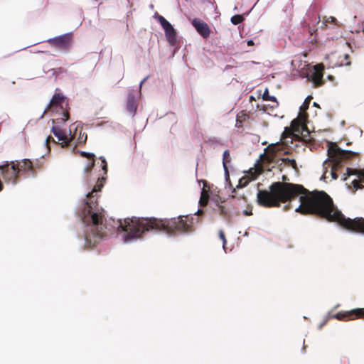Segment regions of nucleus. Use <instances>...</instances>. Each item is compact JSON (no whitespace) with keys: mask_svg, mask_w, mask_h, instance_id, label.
<instances>
[{"mask_svg":"<svg viewBox=\"0 0 364 364\" xmlns=\"http://www.w3.org/2000/svg\"><path fill=\"white\" fill-rule=\"evenodd\" d=\"M80 155L92 160L84 168V181L87 188L84 197L79 200L76 213L80 219L77 238L82 248H93L102 240L115 235L124 243H132L141 239L150 231H163L170 236H178L193 231L196 219L188 215H179L170 219L155 218H127L115 220L105 218L104 210L99 207V192L104 186L105 178L92 172L95 166V155L81 151Z\"/></svg>","mask_w":364,"mask_h":364,"instance_id":"obj_1","label":"nucleus"},{"mask_svg":"<svg viewBox=\"0 0 364 364\" xmlns=\"http://www.w3.org/2000/svg\"><path fill=\"white\" fill-rule=\"evenodd\" d=\"M299 198V205L295 212L313 214L328 221L336 222L342 228L354 232L364 234V218L350 219L338 210L331 198L324 191L309 192L301 185L294 184V198Z\"/></svg>","mask_w":364,"mask_h":364,"instance_id":"obj_2","label":"nucleus"},{"mask_svg":"<svg viewBox=\"0 0 364 364\" xmlns=\"http://www.w3.org/2000/svg\"><path fill=\"white\" fill-rule=\"evenodd\" d=\"M327 154L328 158L323 164V168H326V164L328 161L332 162L331 174L333 179H336L338 176L336 171L342 166L348 159L354 156L356 153L352 151L343 150L337 146L336 143L328 141Z\"/></svg>","mask_w":364,"mask_h":364,"instance_id":"obj_3","label":"nucleus"},{"mask_svg":"<svg viewBox=\"0 0 364 364\" xmlns=\"http://www.w3.org/2000/svg\"><path fill=\"white\" fill-rule=\"evenodd\" d=\"M224 169V175H225V188H228L232 191V193H234L233 197L237 198L238 207L243 208L245 205L247 207L250 206V204L248 203V197L245 196L244 193H240V190L244 188L247 186V180H245L244 178H241L238 180V183L236 186V188H233L230 178V174H229V167L227 166L225 168H223ZM243 214L247 216L250 215V210L247 208L246 209H244L242 210Z\"/></svg>","mask_w":364,"mask_h":364,"instance_id":"obj_4","label":"nucleus"},{"mask_svg":"<svg viewBox=\"0 0 364 364\" xmlns=\"http://www.w3.org/2000/svg\"><path fill=\"white\" fill-rule=\"evenodd\" d=\"M66 110H69L68 102L66 97L62 93H57L53 96L49 104L46 107L42 114L39 117L38 119L43 118L48 111H50L52 113H58Z\"/></svg>","mask_w":364,"mask_h":364,"instance_id":"obj_5","label":"nucleus"},{"mask_svg":"<svg viewBox=\"0 0 364 364\" xmlns=\"http://www.w3.org/2000/svg\"><path fill=\"white\" fill-rule=\"evenodd\" d=\"M149 76L145 77L139 83L137 89H130L128 92L127 100L126 102L127 111L134 117L136 112L138 104L137 99L141 96V90L142 85L147 80Z\"/></svg>","mask_w":364,"mask_h":364,"instance_id":"obj_6","label":"nucleus"},{"mask_svg":"<svg viewBox=\"0 0 364 364\" xmlns=\"http://www.w3.org/2000/svg\"><path fill=\"white\" fill-rule=\"evenodd\" d=\"M77 127H75V132L73 134L72 132L71 129H70L68 130V134H67V133H65L63 132V130L61 129V128L60 127L59 125H53V127L51 128V132L54 134V136L55 137H57V139L59 141H62L60 143V145L63 148L68 146V144L70 143V141H68V139H69V141H71L73 139H75V135L77 134Z\"/></svg>","mask_w":364,"mask_h":364,"instance_id":"obj_7","label":"nucleus"},{"mask_svg":"<svg viewBox=\"0 0 364 364\" xmlns=\"http://www.w3.org/2000/svg\"><path fill=\"white\" fill-rule=\"evenodd\" d=\"M355 176V178L351 181L353 188L355 191L361 189L364 187L362 183H364V170L353 169L350 168H346V173H344L343 181H346L348 177Z\"/></svg>","mask_w":364,"mask_h":364,"instance_id":"obj_8","label":"nucleus"},{"mask_svg":"<svg viewBox=\"0 0 364 364\" xmlns=\"http://www.w3.org/2000/svg\"><path fill=\"white\" fill-rule=\"evenodd\" d=\"M323 73V66L318 64L308 68L306 77L315 85H320L322 83Z\"/></svg>","mask_w":364,"mask_h":364,"instance_id":"obj_9","label":"nucleus"},{"mask_svg":"<svg viewBox=\"0 0 364 364\" xmlns=\"http://www.w3.org/2000/svg\"><path fill=\"white\" fill-rule=\"evenodd\" d=\"M72 38L73 33L69 32L58 36H55L54 38H51L48 39L47 41L48 43H52L57 48L66 49L70 47Z\"/></svg>","mask_w":364,"mask_h":364,"instance_id":"obj_10","label":"nucleus"},{"mask_svg":"<svg viewBox=\"0 0 364 364\" xmlns=\"http://www.w3.org/2000/svg\"><path fill=\"white\" fill-rule=\"evenodd\" d=\"M191 24L198 33L203 38H208L210 36V28L203 21L198 18H195L191 21Z\"/></svg>","mask_w":364,"mask_h":364,"instance_id":"obj_11","label":"nucleus"},{"mask_svg":"<svg viewBox=\"0 0 364 364\" xmlns=\"http://www.w3.org/2000/svg\"><path fill=\"white\" fill-rule=\"evenodd\" d=\"M305 23L308 26V30L311 36L316 33L318 30L316 25L320 23V17L316 13H309L307 14L306 18L305 19Z\"/></svg>","mask_w":364,"mask_h":364,"instance_id":"obj_12","label":"nucleus"},{"mask_svg":"<svg viewBox=\"0 0 364 364\" xmlns=\"http://www.w3.org/2000/svg\"><path fill=\"white\" fill-rule=\"evenodd\" d=\"M362 316H364V310L363 309H355L347 312H338L333 315L332 317L338 320H343L345 318L354 319Z\"/></svg>","mask_w":364,"mask_h":364,"instance_id":"obj_13","label":"nucleus"},{"mask_svg":"<svg viewBox=\"0 0 364 364\" xmlns=\"http://www.w3.org/2000/svg\"><path fill=\"white\" fill-rule=\"evenodd\" d=\"M162 28L164 30L167 41L169 43L171 46H176L178 42L177 33L173 26L169 22Z\"/></svg>","mask_w":364,"mask_h":364,"instance_id":"obj_14","label":"nucleus"},{"mask_svg":"<svg viewBox=\"0 0 364 364\" xmlns=\"http://www.w3.org/2000/svg\"><path fill=\"white\" fill-rule=\"evenodd\" d=\"M250 119V112L241 111L237 114L235 126L237 128H243V130L248 127Z\"/></svg>","mask_w":364,"mask_h":364,"instance_id":"obj_15","label":"nucleus"},{"mask_svg":"<svg viewBox=\"0 0 364 364\" xmlns=\"http://www.w3.org/2000/svg\"><path fill=\"white\" fill-rule=\"evenodd\" d=\"M213 210L215 213L219 214L221 217H223L225 220H226L229 223V220L230 218V211L229 208H228L225 205L215 203Z\"/></svg>","mask_w":364,"mask_h":364,"instance_id":"obj_16","label":"nucleus"},{"mask_svg":"<svg viewBox=\"0 0 364 364\" xmlns=\"http://www.w3.org/2000/svg\"><path fill=\"white\" fill-rule=\"evenodd\" d=\"M55 114H58L59 117L55 119H52L50 121L53 125H59L61 128V126L64 124L69 119V110L60 112L58 113H54Z\"/></svg>","mask_w":364,"mask_h":364,"instance_id":"obj_17","label":"nucleus"},{"mask_svg":"<svg viewBox=\"0 0 364 364\" xmlns=\"http://www.w3.org/2000/svg\"><path fill=\"white\" fill-rule=\"evenodd\" d=\"M257 97L260 95L262 97L264 101H270L272 104L268 105L271 108H275L278 106V102L274 96H270L267 88H265L264 91L262 94L261 90H257Z\"/></svg>","mask_w":364,"mask_h":364,"instance_id":"obj_18","label":"nucleus"},{"mask_svg":"<svg viewBox=\"0 0 364 364\" xmlns=\"http://www.w3.org/2000/svg\"><path fill=\"white\" fill-rule=\"evenodd\" d=\"M281 161L282 164L280 166L284 165V166H291L294 169L295 172L299 171V167L294 159L289 158H282L281 159Z\"/></svg>","mask_w":364,"mask_h":364,"instance_id":"obj_19","label":"nucleus"},{"mask_svg":"<svg viewBox=\"0 0 364 364\" xmlns=\"http://www.w3.org/2000/svg\"><path fill=\"white\" fill-rule=\"evenodd\" d=\"M231 156L228 149L224 151L223 154V166L225 168L227 166L230 167Z\"/></svg>","mask_w":364,"mask_h":364,"instance_id":"obj_20","label":"nucleus"},{"mask_svg":"<svg viewBox=\"0 0 364 364\" xmlns=\"http://www.w3.org/2000/svg\"><path fill=\"white\" fill-rule=\"evenodd\" d=\"M248 14L249 11L245 12L242 15H234L233 16L231 17V23L234 25H237L245 19L244 16H247Z\"/></svg>","mask_w":364,"mask_h":364,"instance_id":"obj_21","label":"nucleus"},{"mask_svg":"<svg viewBox=\"0 0 364 364\" xmlns=\"http://www.w3.org/2000/svg\"><path fill=\"white\" fill-rule=\"evenodd\" d=\"M262 170L259 166V161H257V163L254 164V167H252V181L255 180L257 176L261 173Z\"/></svg>","mask_w":364,"mask_h":364,"instance_id":"obj_22","label":"nucleus"},{"mask_svg":"<svg viewBox=\"0 0 364 364\" xmlns=\"http://www.w3.org/2000/svg\"><path fill=\"white\" fill-rule=\"evenodd\" d=\"M208 142L210 145L213 148H217L220 146H225V144L223 142L220 141V140H218L215 138L209 139Z\"/></svg>","mask_w":364,"mask_h":364,"instance_id":"obj_23","label":"nucleus"},{"mask_svg":"<svg viewBox=\"0 0 364 364\" xmlns=\"http://www.w3.org/2000/svg\"><path fill=\"white\" fill-rule=\"evenodd\" d=\"M154 17L159 21L161 24V27H164L165 25L169 23L164 16L159 15L157 12L155 13Z\"/></svg>","mask_w":364,"mask_h":364,"instance_id":"obj_24","label":"nucleus"},{"mask_svg":"<svg viewBox=\"0 0 364 364\" xmlns=\"http://www.w3.org/2000/svg\"><path fill=\"white\" fill-rule=\"evenodd\" d=\"M100 159L101 161V162H100L101 171H102L104 175H106L107 172V163L106 161V159L103 156H100Z\"/></svg>","mask_w":364,"mask_h":364,"instance_id":"obj_25","label":"nucleus"},{"mask_svg":"<svg viewBox=\"0 0 364 364\" xmlns=\"http://www.w3.org/2000/svg\"><path fill=\"white\" fill-rule=\"evenodd\" d=\"M219 237L223 241V248L225 252H228V250H227V247H226L227 240H226V238H225V233H224V232L222 230H220L219 231Z\"/></svg>","mask_w":364,"mask_h":364,"instance_id":"obj_26","label":"nucleus"},{"mask_svg":"<svg viewBox=\"0 0 364 364\" xmlns=\"http://www.w3.org/2000/svg\"><path fill=\"white\" fill-rule=\"evenodd\" d=\"M312 97L311 96H308L304 102H303L302 105L300 107V111L301 112H304L306 109H308L309 106V104H310V102H311V99Z\"/></svg>","mask_w":364,"mask_h":364,"instance_id":"obj_27","label":"nucleus"},{"mask_svg":"<svg viewBox=\"0 0 364 364\" xmlns=\"http://www.w3.org/2000/svg\"><path fill=\"white\" fill-rule=\"evenodd\" d=\"M349 55L348 54H345L344 55V59L342 60L341 62H340V64L339 65L342 66V65H350V61H346V62H344V60H347V59L348 58Z\"/></svg>","mask_w":364,"mask_h":364,"instance_id":"obj_28","label":"nucleus"},{"mask_svg":"<svg viewBox=\"0 0 364 364\" xmlns=\"http://www.w3.org/2000/svg\"><path fill=\"white\" fill-rule=\"evenodd\" d=\"M198 182L199 183V184L200 183V182H202L203 183V188L201 191V194L203 195L204 192L205 191L206 188H208V182L204 180H198Z\"/></svg>","mask_w":364,"mask_h":364,"instance_id":"obj_29","label":"nucleus"},{"mask_svg":"<svg viewBox=\"0 0 364 364\" xmlns=\"http://www.w3.org/2000/svg\"><path fill=\"white\" fill-rule=\"evenodd\" d=\"M50 142L55 143V141L51 136H48L45 140V145L48 146Z\"/></svg>","mask_w":364,"mask_h":364,"instance_id":"obj_30","label":"nucleus"},{"mask_svg":"<svg viewBox=\"0 0 364 364\" xmlns=\"http://www.w3.org/2000/svg\"><path fill=\"white\" fill-rule=\"evenodd\" d=\"M80 138H79L80 142V143H85L86 141V140H87V134H85V133L81 134V132H80Z\"/></svg>","mask_w":364,"mask_h":364,"instance_id":"obj_31","label":"nucleus"},{"mask_svg":"<svg viewBox=\"0 0 364 364\" xmlns=\"http://www.w3.org/2000/svg\"><path fill=\"white\" fill-rule=\"evenodd\" d=\"M259 136L257 134H252V143H259Z\"/></svg>","mask_w":364,"mask_h":364,"instance_id":"obj_32","label":"nucleus"},{"mask_svg":"<svg viewBox=\"0 0 364 364\" xmlns=\"http://www.w3.org/2000/svg\"><path fill=\"white\" fill-rule=\"evenodd\" d=\"M260 43H261L260 41L257 40L256 38H252V41H251L252 46L258 45Z\"/></svg>","mask_w":364,"mask_h":364,"instance_id":"obj_33","label":"nucleus"},{"mask_svg":"<svg viewBox=\"0 0 364 364\" xmlns=\"http://www.w3.org/2000/svg\"><path fill=\"white\" fill-rule=\"evenodd\" d=\"M272 149H274V151H277L279 150V146L280 145L278 144H272Z\"/></svg>","mask_w":364,"mask_h":364,"instance_id":"obj_34","label":"nucleus"},{"mask_svg":"<svg viewBox=\"0 0 364 364\" xmlns=\"http://www.w3.org/2000/svg\"><path fill=\"white\" fill-rule=\"evenodd\" d=\"M326 322H327V320H325L324 321H323V322L319 325L318 328H320V329H321V328L324 325H326Z\"/></svg>","mask_w":364,"mask_h":364,"instance_id":"obj_35","label":"nucleus"},{"mask_svg":"<svg viewBox=\"0 0 364 364\" xmlns=\"http://www.w3.org/2000/svg\"><path fill=\"white\" fill-rule=\"evenodd\" d=\"M328 19H331V22H334V21H336V19L334 17H332V16H330V17L328 18Z\"/></svg>","mask_w":364,"mask_h":364,"instance_id":"obj_36","label":"nucleus"},{"mask_svg":"<svg viewBox=\"0 0 364 364\" xmlns=\"http://www.w3.org/2000/svg\"><path fill=\"white\" fill-rule=\"evenodd\" d=\"M246 42H247V46H250V43H251L250 39H247Z\"/></svg>","mask_w":364,"mask_h":364,"instance_id":"obj_37","label":"nucleus"},{"mask_svg":"<svg viewBox=\"0 0 364 364\" xmlns=\"http://www.w3.org/2000/svg\"><path fill=\"white\" fill-rule=\"evenodd\" d=\"M289 208V205H287L284 207V210H287Z\"/></svg>","mask_w":364,"mask_h":364,"instance_id":"obj_38","label":"nucleus"},{"mask_svg":"<svg viewBox=\"0 0 364 364\" xmlns=\"http://www.w3.org/2000/svg\"><path fill=\"white\" fill-rule=\"evenodd\" d=\"M248 235V231L246 230L244 234H243V236H247Z\"/></svg>","mask_w":364,"mask_h":364,"instance_id":"obj_39","label":"nucleus"},{"mask_svg":"<svg viewBox=\"0 0 364 364\" xmlns=\"http://www.w3.org/2000/svg\"><path fill=\"white\" fill-rule=\"evenodd\" d=\"M325 178V173L321 177V180Z\"/></svg>","mask_w":364,"mask_h":364,"instance_id":"obj_40","label":"nucleus"},{"mask_svg":"<svg viewBox=\"0 0 364 364\" xmlns=\"http://www.w3.org/2000/svg\"><path fill=\"white\" fill-rule=\"evenodd\" d=\"M251 99H252V101L255 100V97L253 95H252Z\"/></svg>","mask_w":364,"mask_h":364,"instance_id":"obj_41","label":"nucleus"},{"mask_svg":"<svg viewBox=\"0 0 364 364\" xmlns=\"http://www.w3.org/2000/svg\"><path fill=\"white\" fill-rule=\"evenodd\" d=\"M314 106H318V104L316 102H314Z\"/></svg>","mask_w":364,"mask_h":364,"instance_id":"obj_42","label":"nucleus"},{"mask_svg":"<svg viewBox=\"0 0 364 364\" xmlns=\"http://www.w3.org/2000/svg\"><path fill=\"white\" fill-rule=\"evenodd\" d=\"M266 144V141L262 142V145Z\"/></svg>","mask_w":364,"mask_h":364,"instance_id":"obj_43","label":"nucleus"},{"mask_svg":"<svg viewBox=\"0 0 364 364\" xmlns=\"http://www.w3.org/2000/svg\"><path fill=\"white\" fill-rule=\"evenodd\" d=\"M251 63L252 64H256V63L255 61H251Z\"/></svg>","mask_w":364,"mask_h":364,"instance_id":"obj_44","label":"nucleus"},{"mask_svg":"<svg viewBox=\"0 0 364 364\" xmlns=\"http://www.w3.org/2000/svg\"><path fill=\"white\" fill-rule=\"evenodd\" d=\"M247 172L250 173V168H249Z\"/></svg>","mask_w":364,"mask_h":364,"instance_id":"obj_45","label":"nucleus"},{"mask_svg":"<svg viewBox=\"0 0 364 364\" xmlns=\"http://www.w3.org/2000/svg\"><path fill=\"white\" fill-rule=\"evenodd\" d=\"M154 6L152 4H150V8H153Z\"/></svg>","mask_w":364,"mask_h":364,"instance_id":"obj_46","label":"nucleus"},{"mask_svg":"<svg viewBox=\"0 0 364 364\" xmlns=\"http://www.w3.org/2000/svg\"><path fill=\"white\" fill-rule=\"evenodd\" d=\"M176 49H177V48H174V51H173L174 53L176 51Z\"/></svg>","mask_w":364,"mask_h":364,"instance_id":"obj_47","label":"nucleus"}]
</instances>
